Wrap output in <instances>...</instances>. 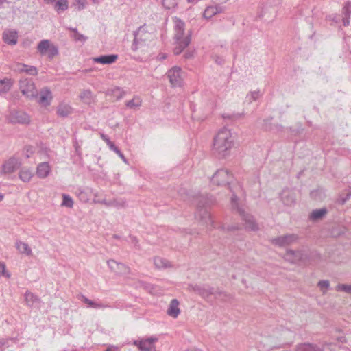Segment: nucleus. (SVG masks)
<instances>
[{"instance_id": "b1692460", "label": "nucleus", "mask_w": 351, "mask_h": 351, "mask_svg": "<svg viewBox=\"0 0 351 351\" xmlns=\"http://www.w3.org/2000/svg\"><path fill=\"white\" fill-rule=\"evenodd\" d=\"M52 99L51 93L49 89H45L40 93L38 102L45 106L50 105Z\"/></svg>"}, {"instance_id": "7ed1b4c3", "label": "nucleus", "mask_w": 351, "mask_h": 351, "mask_svg": "<svg viewBox=\"0 0 351 351\" xmlns=\"http://www.w3.org/2000/svg\"><path fill=\"white\" fill-rule=\"evenodd\" d=\"M212 197L199 195L197 197V207L198 211L195 214L197 219L199 218L202 224L206 225L208 228H215L214 221L206 207L213 202Z\"/></svg>"}, {"instance_id": "dca6fc26", "label": "nucleus", "mask_w": 351, "mask_h": 351, "mask_svg": "<svg viewBox=\"0 0 351 351\" xmlns=\"http://www.w3.org/2000/svg\"><path fill=\"white\" fill-rule=\"evenodd\" d=\"M285 258L291 263H296L304 259V254L301 251L289 250L285 254Z\"/></svg>"}, {"instance_id": "cd10ccee", "label": "nucleus", "mask_w": 351, "mask_h": 351, "mask_svg": "<svg viewBox=\"0 0 351 351\" xmlns=\"http://www.w3.org/2000/svg\"><path fill=\"white\" fill-rule=\"evenodd\" d=\"M107 264L110 269L117 273L121 272L123 269H127L125 265L121 263H117L114 260H109L107 261Z\"/></svg>"}, {"instance_id": "f257e3e1", "label": "nucleus", "mask_w": 351, "mask_h": 351, "mask_svg": "<svg viewBox=\"0 0 351 351\" xmlns=\"http://www.w3.org/2000/svg\"><path fill=\"white\" fill-rule=\"evenodd\" d=\"M173 21L175 40L173 53L175 55H179L189 45L191 40V32L185 33V23L183 21L175 17Z\"/></svg>"}, {"instance_id": "c9c22d12", "label": "nucleus", "mask_w": 351, "mask_h": 351, "mask_svg": "<svg viewBox=\"0 0 351 351\" xmlns=\"http://www.w3.org/2000/svg\"><path fill=\"white\" fill-rule=\"evenodd\" d=\"M219 12V8L215 6L208 7L203 13V16L206 19H210L213 16Z\"/></svg>"}, {"instance_id": "9b49d317", "label": "nucleus", "mask_w": 351, "mask_h": 351, "mask_svg": "<svg viewBox=\"0 0 351 351\" xmlns=\"http://www.w3.org/2000/svg\"><path fill=\"white\" fill-rule=\"evenodd\" d=\"M167 77L173 86H180L182 83V69L175 66L168 71Z\"/></svg>"}, {"instance_id": "6e6d98bb", "label": "nucleus", "mask_w": 351, "mask_h": 351, "mask_svg": "<svg viewBox=\"0 0 351 351\" xmlns=\"http://www.w3.org/2000/svg\"><path fill=\"white\" fill-rule=\"evenodd\" d=\"M105 351H121L120 348L114 345H109Z\"/></svg>"}, {"instance_id": "bf43d9fd", "label": "nucleus", "mask_w": 351, "mask_h": 351, "mask_svg": "<svg viewBox=\"0 0 351 351\" xmlns=\"http://www.w3.org/2000/svg\"><path fill=\"white\" fill-rule=\"evenodd\" d=\"M184 56L186 59H189L193 56V53L192 52H186L184 53Z\"/></svg>"}, {"instance_id": "37998d69", "label": "nucleus", "mask_w": 351, "mask_h": 351, "mask_svg": "<svg viewBox=\"0 0 351 351\" xmlns=\"http://www.w3.org/2000/svg\"><path fill=\"white\" fill-rule=\"evenodd\" d=\"M338 291H343L345 293H351V285L339 284L336 287Z\"/></svg>"}, {"instance_id": "4c0bfd02", "label": "nucleus", "mask_w": 351, "mask_h": 351, "mask_svg": "<svg viewBox=\"0 0 351 351\" xmlns=\"http://www.w3.org/2000/svg\"><path fill=\"white\" fill-rule=\"evenodd\" d=\"M142 101L139 97H134L132 99L126 102L125 105L129 108H135L141 106Z\"/></svg>"}, {"instance_id": "4be33fe9", "label": "nucleus", "mask_w": 351, "mask_h": 351, "mask_svg": "<svg viewBox=\"0 0 351 351\" xmlns=\"http://www.w3.org/2000/svg\"><path fill=\"white\" fill-rule=\"evenodd\" d=\"M34 176L33 171L28 167H23L19 173V177L24 182H29Z\"/></svg>"}, {"instance_id": "3c124183", "label": "nucleus", "mask_w": 351, "mask_h": 351, "mask_svg": "<svg viewBox=\"0 0 351 351\" xmlns=\"http://www.w3.org/2000/svg\"><path fill=\"white\" fill-rule=\"evenodd\" d=\"M34 152V149L32 146H26L23 149V152L26 158H29Z\"/></svg>"}, {"instance_id": "69168bd1", "label": "nucleus", "mask_w": 351, "mask_h": 351, "mask_svg": "<svg viewBox=\"0 0 351 351\" xmlns=\"http://www.w3.org/2000/svg\"><path fill=\"white\" fill-rule=\"evenodd\" d=\"M101 138H102V139H103L104 141H106V143H107V142H108V139H109V138H108V137H107V136H106V135H104V134H101Z\"/></svg>"}, {"instance_id": "79ce46f5", "label": "nucleus", "mask_w": 351, "mask_h": 351, "mask_svg": "<svg viewBox=\"0 0 351 351\" xmlns=\"http://www.w3.org/2000/svg\"><path fill=\"white\" fill-rule=\"evenodd\" d=\"M243 114V113H232V114H224L223 115V118L224 119H230L232 121L238 120L242 118Z\"/></svg>"}, {"instance_id": "8fccbe9b", "label": "nucleus", "mask_w": 351, "mask_h": 351, "mask_svg": "<svg viewBox=\"0 0 351 351\" xmlns=\"http://www.w3.org/2000/svg\"><path fill=\"white\" fill-rule=\"evenodd\" d=\"M112 149L111 150H112L115 153H117L119 155V156L123 160V161L125 163H127L128 162L127 159L125 157V156L123 154V153L121 152V150L115 145H112Z\"/></svg>"}, {"instance_id": "bb28decb", "label": "nucleus", "mask_w": 351, "mask_h": 351, "mask_svg": "<svg viewBox=\"0 0 351 351\" xmlns=\"http://www.w3.org/2000/svg\"><path fill=\"white\" fill-rule=\"evenodd\" d=\"M328 210L326 208L313 210L311 215L310 219L313 221H318L322 219L327 213Z\"/></svg>"}, {"instance_id": "20e7f679", "label": "nucleus", "mask_w": 351, "mask_h": 351, "mask_svg": "<svg viewBox=\"0 0 351 351\" xmlns=\"http://www.w3.org/2000/svg\"><path fill=\"white\" fill-rule=\"evenodd\" d=\"M231 206L234 210H236L241 216L242 220L245 222V228L250 230L256 231L258 230V225L255 221L254 218L251 215L246 213L245 210L239 206L238 197L233 193L231 197Z\"/></svg>"}, {"instance_id": "1a4fd4ad", "label": "nucleus", "mask_w": 351, "mask_h": 351, "mask_svg": "<svg viewBox=\"0 0 351 351\" xmlns=\"http://www.w3.org/2000/svg\"><path fill=\"white\" fill-rule=\"evenodd\" d=\"M8 119L12 123L28 124L30 122V117L26 112L17 110L10 111Z\"/></svg>"}, {"instance_id": "39448f33", "label": "nucleus", "mask_w": 351, "mask_h": 351, "mask_svg": "<svg viewBox=\"0 0 351 351\" xmlns=\"http://www.w3.org/2000/svg\"><path fill=\"white\" fill-rule=\"evenodd\" d=\"M134 38L131 46L134 51H136L140 47L144 46L150 40L152 35L144 26H141L134 32Z\"/></svg>"}, {"instance_id": "7c9ffc66", "label": "nucleus", "mask_w": 351, "mask_h": 351, "mask_svg": "<svg viewBox=\"0 0 351 351\" xmlns=\"http://www.w3.org/2000/svg\"><path fill=\"white\" fill-rule=\"evenodd\" d=\"M69 8L67 0H56L54 2V9L58 13L66 10Z\"/></svg>"}, {"instance_id": "6e6552de", "label": "nucleus", "mask_w": 351, "mask_h": 351, "mask_svg": "<svg viewBox=\"0 0 351 351\" xmlns=\"http://www.w3.org/2000/svg\"><path fill=\"white\" fill-rule=\"evenodd\" d=\"M19 88L23 95L32 99L37 96L38 92L32 80L22 79L19 82Z\"/></svg>"}, {"instance_id": "ea45409f", "label": "nucleus", "mask_w": 351, "mask_h": 351, "mask_svg": "<svg viewBox=\"0 0 351 351\" xmlns=\"http://www.w3.org/2000/svg\"><path fill=\"white\" fill-rule=\"evenodd\" d=\"M112 95L116 97L117 100L121 99L125 94V92L120 87H114L111 90Z\"/></svg>"}, {"instance_id": "72a5a7b5", "label": "nucleus", "mask_w": 351, "mask_h": 351, "mask_svg": "<svg viewBox=\"0 0 351 351\" xmlns=\"http://www.w3.org/2000/svg\"><path fill=\"white\" fill-rule=\"evenodd\" d=\"M12 82L10 79L5 78L0 80V94L8 92L11 88Z\"/></svg>"}, {"instance_id": "f704fd0d", "label": "nucleus", "mask_w": 351, "mask_h": 351, "mask_svg": "<svg viewBox=\"0 0 351 351\" xmlns=\"http://www.w3.org/2000/svg\"><path fill=\"white\" fill-rule=\"evenodd\" d=\"M50 46L51 44L49 40H43L38 43L37 49L41 54H45L50 48Z\"/></svg>"}, {"instance_id": "f3484780", "label": "nucleus", "mask_w": 351, "mask_h": 351, "mask_svg": "<svg viewBox=\"0 0 351 351\" xmlns=\"http://www.w3.org/2000/svg\"><path fill=\"white\" fill-rule=\"evenodd\" d=\"M3 40L8 44L14 45L17 43V32L14 30H6L3 33Z\"/></svg>"}, {"instance_id": "a878e982", "label": "nucleus", "mask_w": 351, "mask_h": 351, "mask_svg": "<svg viewBox=\"0 0 351 351\" xmlns=\"http://www.w3.org/2000/svg\"><path fill=\"white\" fill-rule=\"evenodd\" d=\"M19 72H24L30 75L35 76L38 74V69L34 66H29L24 64H20L18 66Z\"/></svg>"}, {"instance_id": "473e14b6", "label": "nucleus", "mask_w": 351, "mask_h": 351, "mask_svg": "<svg viewBox=\"0 0 351 351\" xmlns=\"http://www.w3.org/2000/svg\"><path fill=\"white\" fill-rule=\"evenodd\" d=\"M67 29L70 30L72 32L71 36L73 38L74 40L84 43L87 40V37L79 33L77 28L67 27Z\"/></svg>"}, {"instance_id": "49530a36", "label": "nucleus", "mask_w": 351, "mask_h": 351, "mask_svg": "<svg viewBox=\"0 0 351 351\" xmlns=\"http://www.w3.org/2000/svg\"><path fill=\"white\" fill-rule=\"evenodd\" d=\"M58 54V49L54 45H51L50 48L48 49V57L52 59L54 56Z\"/></svg>"}, {"instance_id": "f03ea898", "label": "nucleus", "mask_w": 351, "mask_h": 351, "mask_svg": "<svg viewBox=\"0 0 351 351\" xmlns=\"http://www.w3.org/2000/svg\"><path fill=\"white\" fill-rule=\"evenodd\" d=\"M234 141V138L229 129L223 128L218 132L214 138L213 147L219 157H225L229 154Z\"/></svg>"}, {"instance_id": "423d86ee", "label": "nucleus", "mask_w": 351, "mask_h": 351, "mask_svg": "<svg viewBox=\"0 0 351 351\" xmlns=\"http://www.w3.org/2000/svg\"><path fill=\"white\" fill-rule=\"evenodd\" d=\"M191 289L202 298L208 300L210 296L213 295L215 298L221 297L223 295L221 291L217 290L214 287L208 285H194L191 286Z\"/></svg>"}, {"instance_id": "603ef678", "label": "nucleus", "mask_w": 351, "mask_h": 351, "mask_svg": "<svg viewBox=\"0 0 351 351\" xmlns=\"http://www.w3.org/2000/svg\"><path fill=\"white\" fill-rule=\"evenodd\" d=\"M271 119H265L263 121V128L265 130H273V128L271 125Z\"/></svg>"}, {"instance_id": "f8f14e48", "label": "nucleus", "mask_w": 351, "mask_h": 351, "mask_svg": "<svg viewBox=\"0 0 351 351\" xmlns=\"http://www.w3.org/2000/svg\"><path fill=\"white\" fill-rule=\"evenodd\" d=\"M21 165L19 158L11 157L2 165V171L5 174L13 173Z\"/></svg>"}, {"instance_id": "052dcab7", "label": "nucleus", "mask_w": 351, "mask_h": 351, "mask_svg": "<svg viewBox=\"0 0 351 351\" xmlns=\"http://www.w3.org/2000/svg\"><path fill=\"white\" fill-rule=\"evenodd\" d=\"M5 3H9L10 1H8V0H0V8H4L3 4Z\"/></svg>"}, {"instance_id": "6ab92c4d", "label": "nucleus", "mask_w": 351, "mask_h": 351, "mask_svg": "<svg viewBox=\"0 0 351 351\" xmlns=\"http://www.w3.org/2000/svg\"><path fill=\"white\" fill-rule=\"evenodd\" d=\"M179 306V302L177 299H173L169 306V308L167 309V315L176 318L180 313V310L178 307Z\"/></svg>"}, {"instance_id": "a211bd4d", "label": "nucleus", "mask_w": 351, "mask_h": 351, "mask_svg": "<svg viewBox=\"0 0 351 351\" xmlns=\"http://www.w3.org/2000/svg\"><path fill=\"white\" fill-rule=\"evenodd\" d=\"M118 58V56L115 54L103 55L93 58V61L96 63L102 64H110L114 62Z\"/></svg>"}, {"instance_id": "412c9836", "label": "nucleus", "mask_w": 351, "mask_h": 351, "mask_svg": "<svg viewBox=\"0 0 351 351\" xmlns=\"http://www.w3.org/2000/svg\"><path fill=\"white\" fill-rule=\"evenodd\" d=\"M15 247L19 252L22 254H25L26 256H31L32 254V249L27 243L16 241Z\"/></svg>"}, {"instance_id": "2f4dec72", "label": "nucleus", "mask_w": 351, "mask_h": 351, "mask_svg": "<svg viewBox=\"0 0 351 351\" xmlns=\"http://www.w3.org/2000/svg\"><path fill=\"white\" fill-rule=\"evenodd\" d=\"M82 301L83 302L86 304L88 306V307H91L93 308H105L108 306V305L104 304L103 303H99L95 301L90 300L84 296H82Z\"/></svg>"}, {"instance_id": "09e8293b", "label": "nucleus", "mask_w": 351, "mask_h": 351, "mask_svg": "<svg viewBox=\"0 0 351 351\" xmlns=\"http://www.w3.org/2000/svg\"><path fill=\"white\" fill-rule=\"evenodd\" d=\"M351 197V191L348 192L344 196L341 195L338 199V203L340 204H344Z\"/></svg>"}, {"instance_id": "4468645a", "label": "nucleus", "mask_w": 351, "mask_h": 351, "mask_svg": "<svg viewBox=\"0 0 351 351\" xmlns=\"http://www.w3.org/2000/svg\"><path fill=\"white\" fill-rule=\"evenodd\" d=\"M280 199L285 206H291L295 202L293 193L287 189L282 190L280 193Z\"/></svg>"}, {"instance_id": "c85d7f7f", "label": "nucleus", "mask_w": 351, "mask_h": 351, "mask_svg": "<svg viewBox=\"0 0 351 351\" xmlns=\"http://www.w3.org/2000/svg\"><path fill=\"white\" fill-rule=\"evenodd\" d=\"M154 263L155 266L158 269H163L171 267V263L169 261L159 256L154 258Z\"/></svg>"}, {"instance_id": "338daca9", "label": "nucleus", "mask_w": 351, "mask_h": 351, "mask_svg": "<svg viewBox=\"0 0 351 351\" xmlns=\"http://www.w3.org/2000/svg\"><path fill=\"white\" fill-rule=\"evenodd\" d=\"M216 3H226L228 0H213Z\"/></svg>"}, {"instance_id": "2eb2a0df", "label": "nucleus", "mask_w": 351, "mask_h": 351, "mask_svg": "<svg viewBox=\"0 0 351 351\" xmlns=\"http://www.w3.org/2000/svg\"><path fill=\"white\" fill-rule=\"evenodd\" d=\"M51 171V167L48 162H43L38 165L36 168V176L43 179L47 178Z\"/></svg>"}, {"instance_id": "393cba45", "label": "nucleus", "mask_w": 351, "mask_h": 351, "mask_svg": "<svg viewBox=\"0 0 351 351\" xmlns=\"http://www.w3.org/2000/svg\"><path fill=\"white\" fill-rule=\"evenodd\" d=\"M342 14L343 24L344 26H348L350 23V18L351 15V2H347L343 8Z\"/></svg>"}, {"instance_id": "aec40b11", "label": "nucleus", "mask_w": 351, "mask_h": 351, "mask_svg": "<svg viewBox=\"0 0 351 351\" xmlns=\"http://www.w3.org/2000/svg\"><path fill=\"white\" fill-rule=\"evenodd\" d=\"M73 112V108L66 103H60L57 108V114L60 117H66Z\"/></svg>"}, {"instance_id": "864d4df0", "label": "nucleus", "mask_w": 351, "mask_h": 351, "mask_svg": "<svg viewBox=\"0 0 351 351\" xmlns=\"http://www.w3.org/2000/svg\"><path fill=\"white\" fill-rule=\"evenodd\" d=\"M87 4L86 0H76V5H77V10H82L85 8Z\"/></svg>"}, {"instance_id": "a18cd8bd", "label": "nucleus", "mask_w": 351, "mask_h": 351, "mask_svg": "<svg viewBox=\"0 0 351 351\" xmlns=\"http://www.w3.org/2000/svg\"><path fill=\"white\" fill-rule=\"evenodd\" d=\"M318 287L322 291L323 293L325 294L326 293V289L329 287L330 283L328 280H322L319 281L317 284Z\"/></svg>"}, {"instance_id": "de8ad7c7", "label": "nucleus", "mask_w": 351, "mask_h": 351, "mask_svg": "<svg viewBox=\"0 0 351 351\" xmlns=\"http://www.w3.org/2000/svg\"><path fill=\"white\" fill-rule=\"evenodd\" d=\"M3 276L7 278H10V274L6 271L5 265L0 262V276Z\"/></svg>"}, {"instance_id": "c03bdc74", "label": "nucleus", "mask_w": 351, "mask_h": 351, "mask_svg": "<svg viewBox=\"0 0 351 351\" xmlns=\"http://www.w3.org/2000/svg\"><path fill=\"white\" fill-rule=\"evenodd\" d=\"M104 204H105L106 205H108V206H115V207H117V208H123L125 206V202H123V201H118V200H113L112 202H106V201H104L103 202Z\"/></svg>"}, {"instance_id": "e2e57ef3", "label": "nucleus", "mask_w": 351, "mask_h": 351, "mask_svg": "<svg viewBox=\"0 0 351 351\" xmlns=\"http://www.w3.org/2000/svg\"><path fill=\"white\" fill-rule=\"evenodd\" d=\"M239 229V227H236V226H228V230L229 231H231V230H237Z\"/></svg>"}, {"instance_id": "5701e85b", "label": "nucleus", "mask_w": 351, "mask_h": 351, "mask_svg": "<svg viewBox=\"0 0 351 351\" xmlns=\"http://www.w3.org/2000/svg\"><path fill=\"white\" fill-rule=\"evenodd\" d=\"M24 296L26 304L29 306H36L40 303V299L29 291L25 292Z\"/></svg>"}, {"instance_id": "0eeeda50", "label": "nucleus", "mask_w": 351, "mask_h": 351, "mask_svg": "<svg viewBox=\"0 0 351 351\" xmlns=\"http://www.w3.org/2000/svg\"><path fill=\"white\" fill-rule=\"evenodd\" d=\"M232 177V174L227 169H221L215 173L210 181L213 184L223 186L230 184Z\"/></svg>"}, {"instance_id": "774afa93", "label": "nucleus", "mask_w": 351, "mask_h": 351, "mask_svg": "<svg viewBox=\"0 0 351 351\" xmlns=\"http://www.w3.org/2000/svg\"><path fill=\"white\" fill-rule=\"evenodd\" d=\"M317 193V191H312L311 193V197H313V198H315V195H316Z\"/></svg>"}, {"instance_id": "9d476101", "label": "nucleus", "mask_w": 351, "mask_h": 351, "mask_svg": "<svg viewBox=\"0 0 351 351\" xmlns=\"http://www.w3.org/2000/svg\"><path fill=\"white\" fill-rule=\"evenodd\" d=\"M298 238L295 234H287L272 239L271 243L275 245L283 247L295 243Z\"/></svg>"}, {"instance_id": "ddd939ff", "label": "nucleus", "mask_w": 351, "mask_h": 351, "mask_svg": "<svg viewBox=\"0 0 351 351\" xmlns=\"http://www.w3.org/2000/svg\"><path fill=\"white\" fill-rule=\"evenodd\" d=\"M158 341L156 337H149L145 339L135 340L133 344L138 348L141 351H152L154 343Z\"/></svg>"}, {"instance_id": "a19ab883", "label": "nucleus", "mask_w": 351, "mask_h": 351, "mask_svg": "<svg viewBox=\"0 0 351 351\" xmlns=\"http://www.w3.org/2000/svg\"><path fill=\"white\" fill-rule=\"evenodd\" d=\"M62 206H66L67 208H72L73 206V201L72 198L66 194L62 195Z\"/></svg>"}, {"instance_id": "0e129e2a", "label": "nucleus", "mask_w": 351, "mask_h": 351, "mask_svg": "<svg viewBox=\"0 0 351 351\" xmlns=\"http://www.w3.org/2000/svg\"><path fill=\"white\" fill-rule=\"evenodd\" d=\"M47 4L53 3L56 0H43Z\"/></svg>"}, {"instance_id": "e433bc0d", "label": "nucleus", "mask_w": 351, "mask_h": 351, "mask_svg": "<svg viewBox=\"0 0 351 351\" xmlns=\"http://www.w3.org/2000/svg\"><path fill=\"white\" fill-rule=\"evenodd\" d=\"M81 99L86 104L90 103L93 100V93L90 90H84L80 94Z\"/></svg>"}, {"instance_id": "4d7b16f0", "label": "nucleus", "mask_w": 351, "mask_h": 351, "mask_svg": "<svg viewBox=\"0 0 351 351\" xmlns=\"http://www.w3.org/2000/svg\"><path fill=\"white\" fill-rule=\"evenodd\" d=\"M79 197L80 199L84 202H86L88 200L86 195L84 192H80V193L79 194Z\"/></svg>"}, {"instance_id": "58836bf2", "label": "nucleus", "mask_w": 351, "mask_h": 351, "mask_svg": "<svg viewBox=\"0 0 351 351\" xmlns=\"http://www.w3.org/2000/svg\"><path fill=\"white\" fill-rule=\"evenodd\" d=\"M16 342V338H2L0 339V351H4L5 348L10 346V342Z\"/></svg>"}, {"instance_id": "13d9d810", "label": "nucleus", "mask_w": 351, "mask_h": 351, "mask_svg": "<svg viewBox=\"0 0 351 351\" xmlns=\"http://www.w3.org/2000/svg\"><path fill=\"white\" fill-rule=\"evenodd\" d=\"M130 242L133 243L135 246H136V244L138 243L136 237L134 236H130Z\"/></svg>"}, {"instance_id": "c756f323", "label": "nucleus", "mask_w": 351, "mask_h": 351, "mask_svg": "<svg viewBox=\"0 0 351 351\" xmlns=\"http://www.w3.org/2000/svg\"><path fill=\"white\" fill-rule=\"evenodd\" d=\"M296 351H322V350L317 345L303 343L297 347Z\"/></svg>"}, {"instance_id": "680f3d73", "label": "nucleus", "mask_w": 351, "mask_h": 351, "mask_svg": "<svg viewBox=\"0 0 351 351\" xmlns=\"http://www.w3.org/2000/svg\"><path fill=\"white\" fill-rule=\"evenodd\" d=\"M106 143H107V145H108V147H109V148H110V149H112V145H114V143H112L110 139H108V142H107Z\"/></svg>"}, {"instance_id": "5fc2aeb1", "label": "nucleus", "mask_w": 351, "mask_h": 351, "mask_svg": "<svg viewBox=\"0 0 351 351\" xmlns=\"http://www.w3.org/2000/svg\"><path fill=\"white\" fill-rule=\"evenodd\" d=\"M260 96V91L259 90H255L253 92H251L250 95V101L252 102L253 101H256Z\"/></svg>"}]
</instances>
